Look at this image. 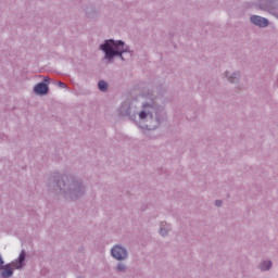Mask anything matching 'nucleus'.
<instances>
[{
    "label": "nucleus",
    "instance_id": "1",
    "mask_svg": "<svg viewBox=\"0 0 278 278\" xmlns=\"http://www.w3.org/2000/svg\"><path fill=\"white\" fill-rule=\"evenodd\" d=\"M100 49L104 51L106 60H112L114 55H121L123 60V53L127 51L123 41H114L112 39L100 46Z\"/></svg>",
    "mask_w": 278,
    "mask_h": 278
},
{
    "label": "nucleus",
    "instance_id": "2",
    "mask_svg": "<svg viewBox=\"0 0 278 278\" xmlns=\"http://www.w3.org/2000/svg\"><path fill=\"white\" fill-rule=\"evenodd\" d=\"M23 262H25V251H22L17 261L12 262L9 265H5L2 269L1 277L9 278L14 275V270L23 268Z\"/></svg>",
    "mask_w": 278,
    "mask_h": 278
},
{
    "label": "nucleus",
    "instance_id": "3",
    "mask_svg": "<svg viewBox=\"0 0 278 278\" xmlns=\"http://www.w3.org/2000/svg\"><path fill=\"white\" fill-rule=\"evenodd\" d=\"M111 255L115 258V260H125L127 257V250H125L123 247L121 245H115L112 250H111Z\"/></svg>",
    "mask_w": 278,
    "mask_h": 278
},
{
    "label": "nucleus",
    "instance_id": "4",
    "mask_svg": "<svg viewBox=\"0 0 278 278\" xmlns=\"http://www.w3.org/2000/svg\"><path fill=\"white\" fill-rule=\"evenodd\" d=\"M250 21L253 25H257V27H268V20L265 17L253 15Z\"/></svg>",
    "mask_w": 278,
    "mask_h": 278
},
{
    "label": "nucleus",
    "instance_id": "5",
    "mask_svg": "<svg viewBox=\"0 0 278 278\" xmlns=\"http://www.w3.org/2000/svg\"><path fill=\"white\" fill-rule=\"evenodd\" d=\"M36 94H47L49 92V87L46 84L39 83L35 86Z\"/></svg>",
    "mask_w": 278,
    "mask_h": 278
},
{
    "label": "nucleus",
    "instance_id": "6",
    "mask_svg": "<svg viewBox=\"0 0 278 278\" xmlns=\"http://www.w3.org/2000/svg\"><path fill=\"white\" fill-rule=\"evenodd\" d=\"M273 263L270 261H265L261 264V270H270Z\"/></svg>",
    "mask_w": 278,
    "mask_h": 278
},
{
    "label": "nucleus",
    "instance_id": "7",
    "mask_svg": "<svg viewBox=\"0 0 278 278\" xmlns=\"http://www.w3.org/2000/svg\"><path fill=\"white\" fill-rule=\"evenodd\" d=\"M98 87L101 92H105V90H108V83H105V80H100Z\"/></svg>",
    "mask_w": 278,
    "mask_h": 278
},
{
    "label": "nucleus",
    "instance_id": "8",
    "mask_svg": "<svg viewBox=\"0 0 278 278\" xmlns=\"http://www.w3.org/2000/svg\"><path fill=\"white\" fill-rule=\"evenodd\" d=\"M139 118L141 121H144V118H147V112L142 111L140 114H139Z\"/></svg>",
    "mask_w": 278,
    "mask_h": 278
},
{
    "label": "nucleus",
    "instance_id": "9",
    "mask_svg": "<svg viewBox=\"0 0 278 278\" xmlns=\"http://www.w3.org/2000/svg\"><path fill=\"white\" fill-rule=\"evenodd\" d=\"M117 270H119V273H123V270H125V266L123 264H118Z\"/></svg>",
    "mask_w": 278,
    "mask_h": 278
},
{
    "label": "nucleus",
    "instance_id": "10",
    "mask_svg": "<svg viewBox=\"0 0 278 278\" xmlns=\"http://www.w3.org/2000/svg\"><path fill=\"white\" fill-rule=\"evenodd\" d=\"M168 233V230L161 228V236H166Z\"/></svg>",
    "mask_w": 278,
    "mask_h": 278
},
{
    "label": "nucleus",
    "instance_id": "11",
    "mask_svg": "<svg viewBox=\"0 0 278 278\" xmlns=\"http://www.w3.org/2000/svg\"><path fill=\"white\" fill-rule=\"evenodd\" d=\"M59 88H66V84L59 81L58 83Z\"/></svg>",
    "mask_w": 278,
    "mask_h": 278
},
{
    "label": "nucleus",
    "instance_id": "12",
    "mask_svg": "<svg viewBox=\"0 0 278 278\" xmlns=\"http://www.w3.org/2000/svg\"><path fill=\"white\" fill-rule=\"evenodd\" d=\"M215 205H216L217 207H220V205H223V202H222L220 200H217V201L215 202Z\"/></svg>",
    "mask_w": 278,
    "mask_h": 278
},
{
    "label": "nucleus",
    "instance_id": "13",
    "mask_svg": "<svg viewBox=\"0 0 278 278\" xmlns=\"http://www.w3.org/2000/svg\"><path fill=\"white\" fill-rule=\"evenodd\" d=\"M229 81H231V83L233 84L235 80H233V78L230 77V78H229Z\"/></svg>",
    "mask_w": 278,
    "mask_h": 278
},
{
    "label": "nucleus",
    "instance_id": "14",
    "mask_svg": "<svg viewBox=\"0 0 278 278\" xmlns=\"http://www.w3.org/2000/svg\"><path fill=\"white\" fill-rule=\"evenodd\" d=\"M45 81H49V78H46Z\"/></svg>",
    "mask_w": 278,
    "mask_h": 278
}]
</instances>
